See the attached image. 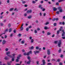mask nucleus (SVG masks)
Masks as SVG:
<instances>
[{
	"instance_id": "nucleus-1",
	"label": "nucleus",
	"mask_w": 65,
	"mask_h": 65,
	"mask_svg": "<svg viewBox=\"0 0 65 65\" xmlns=\"http://www.w3.org/2000/svg\"><path fill=\"white\" fill-rule=\"evenodd\" d=\"M15 55V54H12V56L10 55H8V56L10 58H14V56Z\"/></svg>"
},
{
	"instance_id": "nucleus-2",
	"label": "nucleus",
	"mask_w": 65,
	"mask_h": 65,
	"mask_svg": "<svg viewBox=\"0 0 65 65\" xmlns=\"http://www.w3.org/2000/svg\"><path fill=\"white\" fill-rule=\"evenodd\" d=\"M61 44H62V42H61V40H59L58 43V46L59 47H60V46H61Z\"/></svg>"
},
{
	"instance_id": "nucleus-3",
	"label": "nucleus",
	"mask_w": 65,
	"mask_h": 65,
	"mask_svg": "<svg viewBox=\"0 0 65 65\" xmlns=\"http://www.w3.org/2000/svg\"><path fill=\"white\" fill-rule=\"evenodd\" d=\"M21 54H20L19 55V56L17 57V59H16V62H18L19 61V59H20V58L21 57Z\"/></svg>"
},
{
	"instance_id": "nucleus-4",
	"label": "nucleus",
	"mask_w": 65,
	"mask_h": 65,
	"mask_svg": "<svg viewBox=\"0 0 65 65\" xmlns=\"http://www.w3.org/2000/svg\"><path fill=\"white\" fill-rule=\"evenodd\" d=\"M63 28L62 27H60V28L59 29V30H58L57 31V34H59V32H60V31H61V30H62V29Z\"/></svg>"
},
{
	"instance_id": "nucleus-5",
	"label": "nucleus",
	"mask_w": 65,
	"mask_h": 65,
	"mask_svg": "<svg viewBox=\"0 0 65 65\" xmlns=\"http://www.w3.org/2000/svg\"><path fill=\"white\" fill-rule=\"evenodd\" d=\"M58 9L59 10V12H62V11L63 10L62 9V8L61 7H59L58 8Z\"/></svg>"
},
{
	"instance_id": "nucleus-6",
	"label": "nucleus",
	"mask_w": 65,
	"mask_h": 65,
	"mask_svg": "<svg viewBox=\"0 0 65 65\" xmlns=\"http://www.w3.org/2000/svg\"><path fill=\"white\" fill-rule=\"evenodd\" d=\"M47 53L48 55H50L51 54V52H50V50H47Z\"/></svg>"
},
{
	"instance_id": "nucleus-7",
	"label": "nucleus",
	"mask_w": 65,
	"mask_h": 65,
	"mask_svg": "<svg viewBox=\"0 0 65 65\" xmlns=\"http://www.w3.org/2000/svg\"><path fill=\"white\" fill-rule=\"evenodd\" d=\"M32 10H28L27 12V13H31L32 12Z\"/></svg>"
},
{
	"instance_id": "nucleus-8",
	"label": "nucleus",
	"mask_w": 65,
	"mask_h": 65,
	"mask_svg": "<svg viewBox=\"0 0 65 65\" xmlns=\"http://www.w3.org/2000/svg\"><path fill=\"white\" fill-rule=\"evenodd\" d=\"M24 56H25V55H27V56H29V53H25L24 54Z\"/></svg>"
},
{
	"instance_id": "nucleus-9",
	"label": "nucleus",
	"mask_w": 65,
	"mask_h": 65,
	"mask_svg": "<svg viewBox=\"0 0 65 65\" xmlns=\"http://www.w3.org/2000/svg\"><path fill=\"white\" fill-rule=\"evenodd\" d=\"M39 51H34V53L36 55V53H39Z\"/></svg>"
},
{
	"instance_id": "nucleus-10",
	"label": "nucleus",
	"mask_w": 65,
	"mask_h": 65,
	"mask_svg": "<svg viewBox=\"0 0 65 65\" xmlns=\"http://www.w3.org/2000/svg\"><path fill=\"white\" fill-rule=\"evenodd\" d=\"M62 32H63V33L62 34V36H64V35L65 34V32H64V30H62Z\"/></svg>"
},
{
	"instance_id": "nucleus-11",
	"label": "nucleus",
	"mask_w": 65,
	"mask_h": 65,
	"mask_svg": "<svg viewBox=\"0 0 65 65\" xmlns=\"http://www.w3.org/2000/svg\"><path fill=\"white\" fill-rule=\"evenodd\" d=\"M10 54V51H8L6 53V55H9Z\"/></svg>"
},
{
	"instance_id": "nucleus-12",
	"label": "nucleus",
	"mask_w": 65,
	"mask_h": 65,
	"mask_svg": "<svg viewBox=\"0 0 65 65\" xmlns=\"http://www.w3.org/2000/svg\"><path fill=\"white\" fill-rule=\"evenodd\" d=\"M6 42V41L5 40H3V42H2V44H4Z\"/></svg>"
},
{
	"instance_id": "nucleus-13",
	"label": "nucleus",
	"mask_w": 65,
	"mask_h": 65,
	"mask_svg": "<svg viewBox=\"0 0 65 65\" xmlns=\"http://www.w3.org/2000/svg\"><path fill=\"white\" fill-rule=\"evenodd\" d=\"M30 62H31V60H29V61H28L27 62V64H30Z\"/></svg>"
},
{
	"instance_id": "nucleus-14",
	"label": "nucleus",
	"mask_w": 65,
	"mask_h": 65,
	"mask_svg": "<svg viewBox=\"0 0 65 65\" xmlns=\"http://www.w3.org/2000/svg\"><path fill=\"white\" fill-rule=\"evenodd\" d=\"M28 53H29V54H32V51H29V52Z\"/></svg>"
},
{
	"instance_id": "nucleus-15",
	"label": "nucleus",
	"mask_w": 65,
	"mask_h": 65,
	"mask_svg": "<svg viewBox=\"0 0 65 65\" xmlns=\"http://www.w3.org/2000/svg\"><path fill=\"white\" fill-rule=\"evenodd\" d=\"M57 10V9L56 8H53V10L54 11H56Z\"/></svg>"
},
{
	"instance_id": "nucleus-16",
	"label": "nucleus",
	"mask_w": 65,
	"mask_h": 65,
	"mask_svg": "<svg viewBox=\"0 0 65 65\" xmlns=\"http://www.w3.org/2000/svg\"><path fill=\"white\" fill-rule=\"evenodd\" d=\"M13 9H14L13 8H11L10 9L9 11H12Z\"/></svg>"
},
{
	"instance_id": "nucleus-17",
	"label": "nucleus",
	"mask_w": 65,
	"mask_h": 65,
	"mask_svg": "<svg viewBox=\"0 0 65 65\" xmlns=\"http://www.w3.org/2000/svg\"><path fill=\"white\" fill-rule=\"evenodd\" d=\"M34 48V47L32 46L31 47L29 48V50H33Z\"/></svg>"
},
{
	"instance_id": "nucleus-18",
	"label": "nucleus",
	"mask_w": 65,
	"mask_h": 65,
	"mask_svg": "<svg viewBox=\"0 0 65 65\" xmlns=\"http://www.w3.org/2000/svg\"><path fill=\"white\" fill-rule=\"evenodd\" d=\"M42 62H43V65H44L45 64V60H42Z\"/></svg>"
},
{
	"instance_id": "nucleus-19",
	"label": "nucleus",
	"mask_w": 65,
	"mask_h": 65,
	"mask_svg": "<svg viewBox=\"0 0 65 65\" xmlns=\"http://www.w3.org/2000/svg\"><path fill=\"white\" fill-rule=\"evenodd\" d=\"M12 63V61H11L10 62H8L7 63L8 64V65H11V63Z\"/></svg>"
},
{
	"instance_id": "nucleus-20",
	"label": "nucleus",
	"mask_w": 65,
	"mask_h": 65,
	"mask_svg": "<svg viewBox=\"0 0 65 65\" xmlns=\"http://www.w3.org/2000/svg\"><path fill=\"white\" fill-rule=\"evenodd\" d=\"M47 35H51V33L50 32H47Z\"/></svg>"
},
{
	"instance_id": "nucleus-21",
	"label": "nucleus",
	"mask_w": 65,
	"mask_h": 65,
	"mask_svg": "<svg viewBox=\"0 0 65 65\" xmlns=\"http://www.w3.org/2000/svg\"><path fill=\"white\" fill-rule=\"evenodd\" d=\"M25 43V41L24 40L22 41H21V43L22 44H24Z\"/></svg>"
},
{
	"instance_id": "nucleus-22",
	"label": "nucleus",
	"mask_w": 65,
	"mask_h": 65,
	"mask_svg": "<svg viewBox=\"0 0 65 65\" xmlns=\"http://www.w3.org/2000/svg\"><path fill=\"white\" fill-rule=\"evenodd\" d=\"M2 62L0 61V65H6L5 63H4L3 64H2Z\"/></svg>"
},
{
	"instance_id": "nucleus-23",
	"label": "nucleus",
	"mask_w": 65,
	"mask_h": 65,
	"mask_svg": "<svg viewBox=\"0 0 65 65\" xmlns=\"http://www.w3.org/2000/svg\"><path fill=\"white\" fill-rule=\"evenodd\" d=\"M22 4H25L26 2L25 1H22Z\"/></svg>"
},
{
	"instance_id": "nucleus-24",
	"label": "nucleus",
	"mask_w": 65,
	"mask_h": 65,
	"mask_svg": "<svg viewBox=\"0 0 65 65\" xmlns=\"http://www.w3.org/2000/svg\"><path fill=\"white\" fill-rule=\"evenodd\" d=\"M29 28L28 27H27L26 29V30L27 31H29Z\"/></svg>"
},
{
	"instance_id": "nucleus-25",
	"label": "nucleus",
	"mask_w": 65,
	"mask_h": 65,
	"mask_svg": "<svg viewBox=\"0 0 65 65\" xmlns=\"http://www.w3.org/2000/svg\"><path fill=\"white\" fill-rule=\"evenodd\" d=\"M47 29H48V28L47 26H45L44 27V29H45V30H47Z\"/></svg>"
},
{
	"instance_id": "nucleus-26",
	"label": "nucleus",
	"mask_w": 65,
	"mask_h": 65,
	"mask_svg": "<svg viewBox=\"0 0 65 65\" xmlns=\"http://www.w3.org/2000/svg\"><path fill=\"white\" fill-rule=\"evenodd\" d=\"M12 31V28H10L9 29V32H10Z\"/></svg>"
},
{
	"instance_id": "nucleus-27",
	"label": "nucleus",
	"mask_w": 65,
	"mask_h": 65,
	"mask_svg": "<svg viewBox=\"0 0 65 65\" xmlns=\"http://www.w3.org/2000/svg\"><path fill=\"white\" fill-rule=\"evenodd\" d=\"M3 18V15H2L0 16V19H2V18Z\"/></svg>"
},
{
	"instance_id": "nucleus-28",
	"label": "nucleus",
	"mask_w": 65,
	"mask_h": 65,
	"mask_svg": "<svg viewBox=\"0 0 65 65\" xmlns=\"http://www.w3.org/2000/svg\"><path fill=\"white\" fill-rule=\"evenodd\" d=\"M5 60H8V58L7 57H5Z\"/></svg>"
},
{
	"instance_id": "nucleus-29",
	"label": "nucleus",
	"mask_w": 65,
	"mask_h": 65,
	"mask_svg": "<svg viewBox=\"0 0 65 65\" xmlns=\"http://www.w3.org/2000/svg\"><path fill=\"white\" fill-rule=\"evenodd\" d=\"M20 29H21V30L22 31V30H23V29H24V27H21Z\"/></svg>"
},
{
	"instance_id": "nucleus-30",
	"label": "nucleus",
	"mask_w": 65,
	"mask_h": 65,
	"mask_svg": "<svg viewBox=\"0 0 65 65\" xmlns=\"http://www.w3.org/2000/svg\"><path fill=\"white\" fill-rule=\"evenodd\" d=\"M28 19H31V18H32V17H31V16H29L28 17Z\"/></svg>"
},
{
	"instance_id": "nucleus-31",
	"label": "nucleus",
	"mask_w": 65,
	"mask_h": 65,
	"mask_svg": "<svg viewBox=\"0 0 65 65\" xmlns=\"http://www.w3.org/2000/svg\"><path fill=\"white\" fill-rule=\"evenodd\" d=\"M14 11H18V9H17V8H15L14 10Z\"/></svg>"
},
{
	"instance_id": "nucleus-32",
	"label": "nucleus",
	"mask_w": 65,
	"mask_h": 65,
	"mask_svg": "<svg viewBox=\"0 0 65 65\" xmlns=\"http://www.w3.org/2000/svg\"><path fill=\"white\" fill-rule=\"evenodd\" d=\"M34 42V40L33 39H31V43H32Z\"/></svg>"
},
{
	"instance_id": "nucleus-33",
	"label": "nucleus",
	"mask_w": 65,
	"mask_h": 65,
	"mask_svg": "<svg viewBox=\"0 0 65 65\" xmlns=\"http://www.w3.org/2000/svg\"><path fill=\"white\" fill-rule=\"evenodd\" d=\"M35 33H37V30H35Z\"/></svg>"
},
{
	"instance_id": "nucleus-34",
	"label": "nucleus",
	"mask_w": 65,
	"mask_h": 65,
	"mask_svg": "<svg viewBox=\"0 0 65 65\" xmlns=\"http://www.w3.org/2000/svg\"><path fill=\"white\" fill-rule=\"evenodd\" d=\"M48 24H49V22H47L46 23L45 25H48Z\"/></svg>"
},
{
	"instance_id": "nucleus-35",
	"label": "nucleus",
	"mask_w": 65,
	"mask_h": 65,
	"mask_svg": "<svg viewBox=\"0 0 65 65\" xmlns=\"http://www.w3.org/2000/svg\"><path fill=\"white\" fill-rule=\"evenodd\" d=\"M32 3H33L34 4L35 3H36V1H33L32 2Z\"/></svg>"
},
{
	"instance_id": "nucleus-36",
	"label": "nucleus",
	"mask_w": 65,
	"mask_h": 65,
	"mask_svg": "<svg viewBox=\"0 0 65 65\" xmlns=\"http://www.w3.org/2000/svg\"><path fill=\"white\" fill-rule=\"evenodd\" d=\"M27 58H28V60H30V57H29V56H28V57H27Z\"/></svg>"
},
{
	"instance_id": "nucleus-37",
	"label": "nucleus",
	"mask_w": 65,
	"mask_h": 65,
	"mask_svg": "<svg viewBox=\"0 0 65 65\" xmlns=\"http://www.w3.org/2000/svg\"><path fill=\"white\" fill-rule=\"evenodd\" d=\"M8 31V29H7L5 30V32H7Z\"/></svg>"
},
{
	"instance_id": "nucleus-38",
	"label": "nucleus",
	"mask_w": 65,
	"mask_h": 65,
	"mask_svg": "<svg viewBox=\"0 0 65 65\" xmlns=\"http://www.w3.org/2000/svg\"><path fill=\"white\" fill-rule=\"evenodd\" d=\"M14 61V58H12V61Z\"/></svg>"
},
{
	"instance_id": "nucleus-39",
	"label": "nucleus",
	"mask_w": 65,
	"mask_h": 65,
	"mask_svg": "<svg viewBox=\"0 0 65 65\" xmlns=\"http://www.w3.org/2000/svg\"><path fill=\"white\" fill-rule=\"evenodd\" d=\"M59 11H58L56 12V13H57V14H59Z\"/></svg>"
},
{
	"instance_id": "nucleus-40",
	"label": "nucleus",
	"mask_w": 65,
	"mask_h": 65,
	"mask_svg": "<svg viewBox=\"0 0 65 65\" xmlns=\"http://www.w3.org/2000/svg\"><path fill=\"white\" fill-rule=\"evenodd\" d=\"M5 51H8V48H6V49H5Z\"/></svg>"
},
{
	"instance_id": "nucleus-41",
	"label": "nucleus",
	"mask_w": 65,
	"mask_h": 65,
	"mask_svg": "<svg viewBox=\"0 0 65 65\" xmlns=\"http://www.w3.org/2000/svg\"><path fill=\"white\" fill-rule=\"evenodd\" d=\"M55 20L56 21H58V20H59V18H55Z\"/></svg>"
},
{
	"instance_id": "nucleus-42",
	"label": "nucleus",
	"mask_w": 65,
	"mask_h": 65,
	"mask_svg": "<svg viewBox=\"0 0 65 65\" xmlns=\"http://www.w3.org/2000/svg\"><path fill=\"white\" fill-rule=\"evenodd\" d=\"M39 47H38V46H37L36 47V49H37V50H39Z\"/></svg>"
},
{
	"instance_id": "nucleus-43",
	"label": "nucleus",
	"mask_w": 65,
	"mask_h": 65,
	"mask_svg": "<svg viewBox=\"0 0 65 65\" xmlns=\"http://www.w3.org/2000/svg\"><path fill=\"white\" fill-rule=\"evenodd\" d=\"M40 30V29L39 28H37V31H39Z\"/></svg>"
},
{
	"instance_id": "nucleus-44",
	"label": "nucleus",
	"mask_w": 65,
	"mask_h": 65,
	"mask_svg": "<svg viewBox=\"0 0 65 65\" xmlns=\"http://www.w3.org/2000/svg\"><path fill=\"white\" fill-rule=\"evenodd\" d=\"M8 26L9 27H11V24H9L8 25Z\"/></svg>"
},
{
	"instance_id": "nucleus-45",
	"label": "nucleus",
	"mask_w": 65,
	"mask_h": 65,
	"mask_svg": "<svg viewBox=\"0 0 65 65\" xmlns=\"http://www.w3.org/2000/svg\"><path fill=\"white\" fill-rule=\"evenodd\" d=\"M13 32L14 33H16V30L15 29L14 30Z\"/></svg>"
},
{
	"instance_id": "nucleus-46",
	"label": "nucleus",
	"mask_w": 65,
	"mask_h": 65,
	"mask_svg": "<svg viewBox=\"0 0 65 65\" xmlns=\"http://www.w3.org/2000/svg\"><path fill=\"white\" fill-rule=\"evenodd\" d=\"M42 7V5H40L39 6V8H41Z\"/></svg>"
},
{
	"instance_id": "nucleus-47",
	"label": "nucleus",
	"mask_w": 65,
	"mask_h": 65,
	"mask_svg": "<svg viewBox=\"0 0 65 65\" xmlns=\"http://www.w3.org/2000/svg\"><path fill=\"white\" fill-rule=\"evenodd\" d=\"M22 35H21V34H19V37H21V36Z\"/></svg>"
},
{
	"instance_id": "nucleus-48",
	"label": "nucleus",
	"mask_w": 65,
	"mask_h": 65,
	"mask_svg": "<svg viewBox=\"0 0 65 65\" xmlns=\"http://www.w3.org/2000/svg\"><path fill=\"white\" fill-rule=\"evenodd\" d=\"M56 25H57V24H56V23H54V26H56Z\"/></svg>"
},
{
	"instance_id": "nucleus-49",
	"label": "nucleus",
	"mask_w": 65,
	"mask_h": 65,
	"mask_svg": "<svg viewBox=\"0 0 65 65\" xmlns=\"http://www.w3.org/2000/svg\"><path fill=\"white\" fill-rule=\"evenodd\" d=\"M62 1H63L62 0H60L59 1H58V2H62Z\"/></svg>"
},
{
	"instance_id": "nucleus-50",
	"label": "nucleus",
	"mask_w": 65,
	"mask_h": 65,
	"mask_svg": "<svg viewBox=\"0 0 65 65\" xmlns=\"http://www.w3.org/2000/svg\"><path fill=\"white\" fill-rule=\"evenodd\" d=\"M39 51H41V48H39Z\"/></svg>"
},
{
	"instance_id": "nucleus-51",
	"label": "nucleus",
	"mask_w": 65,
	"mask_h": 65,
	"mask_svg": "<svg viewBox=\"0 0 65 65\" xmlns=\"http://www.w3.org/2000/svg\"><path fill=\"white\" fill-rule=\"evenodd\" d=\"M58 52L59 53H61V50L60 49L59 51Z\"/></svg>"
},
{
	"instance_id": "nucleus-52",
	"label": "nucleus",
	"mask_w": 65,
	"mask_h": 65,
	"mask_svg": "<svg viewBox=\"0 0 65 65\" xmlns=\"http://www.w3.org/2000/svg\"><path fill=\"white\" fill-rule=\"evenodd\" d=\"M55 18H54L53 19H52L53 21H55Z\"/></svg>"
},
{
	"instance_id": "nucleus-53",
	"label": "nucleus",
	"mask_w": 65,
	"mask_h": 65,
	"mask_svg": "<svg viewBox=\"0 0 65 65\" xmlns=\"http://www.w3.org/2000/svg\"><path fill=\"white\" fill-rule=\"evenodd\" d=\"M56 5H59V3H56Z\"/></svg>"
},
{
	"instance_id": "nucleus-54",
	"label": "nucleus",
	"mask_w": 65,
	"mask_h": 65,
	"mask_svg": "<svg viewBox=\"0 0 65 65\" xmlns=\"http://www.w3.org/2000/svg\"><path fill=\"white\" fill-rule=\"evenodd\" d=\"M4 12H2L1 13V15H2L4 13Z\"/></svg>"
},
{
	"instance_id": "nucleus-55",
	"label": "nucleus",
	"mask_w": 65,
	"mask_h": 65,
	"mask_svg": "<svg viewBox=\"0 0 65 65\" xmlns=\"http://www.w3.org/2000/svg\"><path fill=\"white\" fill-rule=\"evenodd\" d=\"M24 6L25 7H27V6H28V5H24Z\"/></svg>"
},
{
	"instance_id": "nucleus-56",
	"label": "nucleus",
	"mask_w": 65,
	"mask_h": 65,
	"mask_svg": "<svg viewBox=\"0 0 65 65\" xmlns=\"http://www.w3.org/2000/svg\"><path fill=\"white\" fill-rule=\"evenodd\" d=\"M58 42V41H55L54 42L55 43H57Z\"/></svg>"
},
{
	"instance_id": "nucleus-57",
	"label": "nucleus",
	"mask_w": 65,
	"mask_h": 65,
	"mask_svg": "<svg viewBox=\"0 0 65 65\" xmlns=\"http://www.w3.org/2000/svg\"><path fill=\"white\" fill-rule=\"evenodd\" d=\"M60 59H59L57 60V62H60Z\"/></svg>"
},
{
	"instance_id": "nucleus-58",
	"label": "nucleus",
	"mask_w": 65,
	"mask_h": 65,
	"mask_svg": "<svg viewBox=\"0 0 65 65\" xmlns=\"http://www.w3.org/2000/svg\"><path fill=\"white\" fill-rule=\"evenodd\" d=\"M41 3H43V1H42L40 2Z\"/></svg>"
},
{
	"instance_id": "nucleus-59",
	"label": "nucleus",
	"mask_w": 65,
	"mask_h": 65,
	"mask_svg": "<svg viewBox=\"0 0 65 65\" xmlns=\"http://www.w3.org/2000/svg\"><path fill=\"white\" fill-rule=\"evenodd\" d=\"M32 38V37H29V39H31Z\"/></svg>"
},
{
	"instance_id": "nucleus-60",
	"label": "nucleus",
	"mask_w": 65,
	"mask_h": 65,
	"mask_svg": "<svg viewBox=\"0 0 65 65\" xmlns=\"http://www.w3.org/2000/svg\"><path fill=\"white\" fill-rule=\"evenodd\" d=\"M22 51L23 52H25V50H23Z\"/></svg>"
},
{
	"instance_id": "nucleus-61",
	"label": "nucleus",
	"mask_w": 65,
	"mask_h": 65,
	"mask_svg": "<svg viewBox=\"0 0 65 65\" xmlns=\"http://www.w3.org/2000/svg\"><path fill=\"white\" fill-rule=\"evenodd\" d=\"M7 36L5 35V38H7Z\"/></svg>"
},
{
	"instance_id": "nucleus-62",
	"label": "nucleus",
	"mask_w": 65,
	"mask_h": 65,
	"mask_svg": "<svg viewBox=\"0 0 65 65\" xmlns=\"http://www.w3.org/2000/svg\"><path fill=\"white\" fill-rule=\"evenodd\" d=\"M24 16H25V17H26V16H27V14H24Z\"/></svg>"
},
{
	"instance_id": "nucleus-63",
	"label": "nucleus",
	"mask_w": 65,
	"mask_h": 65,
	"mask_svg": "<svg viewBox=\"0 0 65 65\" xmlns=\"http://www.w3.org/2000/svg\"><path fill=\"white\" fill-rule=\"evenodd\" d=\"M51 63H48L47 64V65H51Z\"/></svg>"
},
{
	"instance_id": "nucleus-64",
	"label": "nucleus",
	"mask_w": 65,
	"mask_h": 65,
	"mask_svg": "<svg viewBox=\"0 0 65 65\" xmlns=\"http://www.w3.org/2000/svg\"><path fill=\"white\" fill-rule=\"evenodd\" d=\"M59 65H62V63H59Z\"/></svg>"
}]
</instances>
